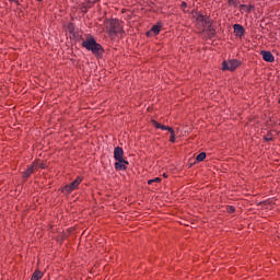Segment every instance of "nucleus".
<instances>
[{
	"mask_svg": "<svg viewBox=\"0 0 280 280\" xmlns=\"http://www.w3.org/2000/svg\"><path fill=\"white\" fill-rule=\"evenodd\" d=\"M114 159L115 161H121L124 159V149L121 147H116L114 149Z\"/></svg>",
	"mask_w": 280,
	"mask_h": 280,
	"instance_id": "nucleus-7",
	"label": "nucleus"
},
{
	"mask_svg": "<svg viewBox=\"0 0 280 280\" xmlns=\"http://www.w3.org/2000/svg\"><path fill=\"white\" fill-rule=\"evenodd\" d=\"M240 61L237 59H232L229 61H223L222 62V70L223 71H235L237 67H240Z\"/></svg>",
	"mask_w": 280,
	"mask_h": 280,
	"instance_id": "nucleus-5",
	"label": "nucleus"
},
{
	"mask_svg": "<svg viewBox=\"0 0 280 280\" xmlns=\"http://www.w3.org/2000/svg\"><path fill=\"white\" fill-rule=\"evenodd\" d=\"M161 33V25H153L152 28L147 32V36H150V34H153V36H159Z\"/></svg>",
	"mask_w": 280,
	"mask_h": 280,
	"instance_id": "nucleus-11",
	"label": "nucleus"
},
{
	"mask_svg": "<svg viewBox=\"0 0 280 280\" xmlns=\"http://www.w3.org/2000/svg\"><path fill=\"white\" fill-rule=\"evenodd\" d=\"M43 277H44L43 271H40V270H35V271L33 272V275H32L31 280H40V279H43Z\"/></svg>",
	"mask_w": 280,
	"mask_h": 280,
	"instance_id": "nucleus-13",
	"label": "nucleus"
},
{
	"mask_svg": "<svg viewBox=\"0 0 280 280\" xmlns=\"http://www.w3.org/2000/svg\"><path fill=\"white\" fill-rule=\"evenodd\" d=\"M233 30H234L235 36H238L240 38L244 36V26H242V24H234Z\"/></svg>",
	"mask_w": 280,
	"mask_h": 280,
	"instance_id": "nucleus-9",
	"label": "nucleus"
},
{
	"mask_svg": "<svg viewBox=\"0 0 280 280\" xmlns=\"http://www.w3.org/2000/svg\"><path fill=\"white\" fill-rule=\"evenodd\" d=\"M260 54L265 62H275V55H272V52L262 50Z\"/></svg>",
	"mask_w": 280,
	"mask_h": 280,
	"instance_id": "nucleus-8",
	"label": "nucleus"
},
{
	"mask_svg": "<svg viewBox=\"0 0 280 280\" xmlns=\"http://www.w3.org/2000/svg\"><path fill=\"white\" fill-rule=\"evenodd\" d=\"M80 183H82V177L79 176L72 183L61 188L62 194H71V191H75V189L80 187Z\"/></svg>",
	"mask_w": 280,
	"mask_h": 280,
	"instance_id": "nucleus-4",
	"label": "nucleus"
},
{
	"mask_svg": "<svg viewBox=\"0 0 280 280\" xmlns=\"http://www.w3.org/2000/svg\"><path fill=\"white\" fill-rule=\"evenodd\" d=\"M82 47L88 49V51H92L94 56H102L104 54V48L100 45L94 37H90L82 42Z\"/></svg>",
	"mask_w": 280,
	"mask_h": 280,
	"instance_id": "nucleus-2",
	"label": "nucleus"
},
{
	"mask_svg": "<svg viewBox=\"0 0 280 280\" xmlns=\"http://www.w3.org/2000/svg\"><path fill=\"white\" fill-rule=\"evenodd\" d=\"M226 211H228V213H235V207H233V206H228V207H226Z\"/></svg>",
	"mask_w": 280,
	"mask_h": 280,
	"instance_id": "nucleus-16",
	"label": "nucleus"
},
{
	"mask_svg": "<svg viewBox=\"0 0 280 280\" xmlns=\"http://www.w3.org/2000/svg\"><path fill=\"white\" fill-rule=\"evenodd\" d=\"M37 1H40V0H37Z\"/></svg>",
	"mask_w": 280,
	"mask_h": 280,
	"instance_id": "nucleus-24",
	"label": "nucleus"
},
{
	"mask_svg": "<svg viewBox=\"0 0 280 280\" xmlns=\"http://www.w3.org/2000/svg\"><path fill=\"white\" fill-rule=\"evenodd\" d=\"M182 8H187V2H182Z\"/></svg>",
	"mask_w": 280,
	"mask_h": 280,
	"instance_id": "nucleus-21",
	"label": "nucleus"
},
{
	"mask_svg": "<svg viewBox=\"0 0 280 280\" xmlns=\"http://www.w3.org/2000/svg\"><path fill=\"white\" fill-rule=\"evenodd\" d=\"M197 23H201L202 27H205V25H207L209 23V18H207L202 14H198Z\"/></svg>",
	"mask_w": 280,
	"mask_h": 280,
	"instance_id": "nucleus-12",
	"label": "nucleus"
},
{
	"mask_svg": "<svg viewBox=\"0 0 280 280\" xmlns=\"http://www.w3.org/2000/svg\"><path fill=\"white\" fill-rule=\"evenodd\" d=\"M105 27L110 38H114V36H117V34L124 33V25H121L119 20H106Z\"/></svg>",
	"mask_w": 280,
	"mask_h": 280,
	"instance_id": "nucleus-1",
	"label": "nucleus"
},
{
	"mask_svg": "<svg viewBox=\"0 0 280 280\" xmlns=\"http://www.w3.org/2000/svg\"><path fill=\"white\" fill-rule=\"evenodd\" d=\"M115 163V170H118L119 172L128 170V161L126 160H116Z\"/></svg>",
	"mask_w": 280,
	"mask_h": 280,
	"instance_id": "nucleus-6",
	"label": "nucleus"
},
{
	"mask_svg": "<svg viewBox=\"0 0 280 280\" xmlns=\"http://www.w3.org/2000/svg\"><path fill=\"white\" fill-rule=\"evenodd\" d=\"M265 141H272V135L267 133V135L265 136Z\"/></svg>",
	"mask_w": 280,
	"mask_h": 280,
	"instance_id": "nucleus-18",
	"label": "nucleus"
},
{
	"mask_svg": "<svg viewBox=\"0 0 280 280\" xmlns=\"http://www.w3.org/2000/svg\"><path fill=\"white\" fill-rule=\"evenodd\" d=\"M36 164V170L37 167H40V170H45V164L43 163H38V162H34Z\"/></svg>",
	"mask_w": 280,
	"mask_h": 280,
	"instance_id": "nucleus-17",
	"label": "nucleus"
},
{
	"mask_svg": "<svg viewBox=\"0 0 280 280\" xmlns=\"http://www.w3.org/2000/svg\"><path fill=\"white\" fill-rule=\"evenodd\" d=\"M163 176H164V178H167V174L164 173Z\"/></svg>",
	"mask_w": 280,
	"mask_h": 280,
	"instance_id": "nucleus-23",
	"label": "nucleus"
},
{
	"mask_svg": "<svg viewBox=\"0 0 280 280\" xmlns=\"http://www.w3.org/2000/svg\"><path fill=\"white\" fill-rule=\"evenodd\" d=\"M68 27H69L70 32H73V30H74L73 23H70V24L68 25Z\"/></svg>",
	"mask_w": 280,
	"mask_h": 280,
	"instance_id": "nucleus-19",
	"label": "nucleus"
},
{
	"mask_svg": "<svg viewBox=\"0 0 280 280\" xmlns=\"http://www.w3.org/2000/svg\"><path fill=\"white\" fill-rule=\"evenodd\" d=\"M152 183H161V178L155 177L154 179H149L148 185H152Z\"/></svg>",
	"mask_w": 280,
	"mask_h": 280,
	"instance_id": "nucleus-15",
	"label": "nucleus"
},
{
	"mask_svg": "<svg viewBox=\"0 0 280 280\" xmlns=\"http://www.w3.org/2000/svg\"><path fill=\"white\" fill-rule=\"evenodd\" d=\"M205 159H207V153L201 152L197 155L196 160L198 161V163L205 161Z\"/></svg>",
	"mask_w": 280,
	"mask_h": 280,
	"instance_id": "nucleus-14",
	"label": "nucleus"
},
{
	"mask_svg": "<svg viewBox=\"0 0 280 280\" xmlns=\"http://www.w3.org/2000/svg\"><path fill=\"white\" fill-rule=\"evenodd\" d=\"M152 124H153L154 128H159L160 130H167L171 133V138H170L171 143H176V133L174 132V129H172V127L161 125L156 120H152Z\"/></svg>",
	"mask_w": 280,
	"mask_h": 280,
	"instance_id": "nucleus-3",
	"label": "nucleus"
},
{
	"mask_svg": "<svg viewBox=\"0 0 280 280\" xmlns=\"http://www.w3.org/2000/svg\"><path fill=\"white\" fill-rule=\"evenodd\" d=\"M253 8H255V7H253V5H249V8H248V11L250 12V10H253Z\"/></svg>",
	"mask_w": 280,
	"mask_h": 280,
	"instance_id": "nucleus-22",
	"label": "nucleus"
},
{
	"mask_svg": "<svg viewBox=\"0 0 280 280\" xmlns=\"http://www.w3.org/2000/svg\"><path fill=\"white\" fill-rule=\"evenodd\" d=\"M11 3H16L19 5V0H9Z\"/></svg>",
	"mask_w": 280,
	"mask_h": 280,
	"instance_id": "nucleus-20",
	"label": "nucleus"
},
{
	"mask_svg": "<svg viewBox=\"0 0 280 280\" xmlns=\"http://www.w3.org/2000/svg\"><path fill=\"white\" fill-rule=\"evenodd\" d=\"M34 170H36V163H33V165L28 166V168L23 173V178H30V176L34 174Z\"/></svg>",
	"mask_w": 280,
	"mask_h": 280,
	"instance_id": "nucleus-10",
	"label": "nucleus"
}]
</instances>
